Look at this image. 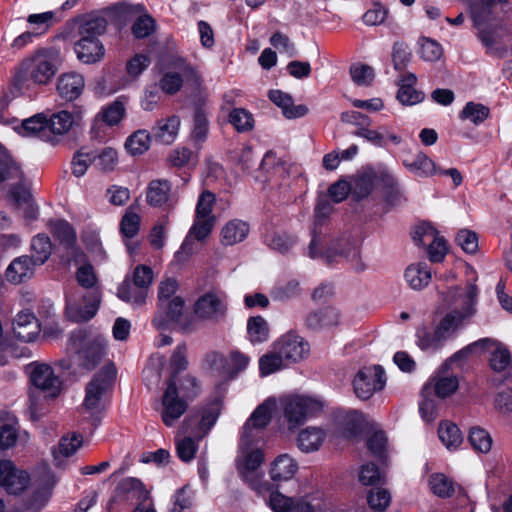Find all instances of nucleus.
<instances>
[{
    "instance_id": "obj_9",
    "label": "nucleus",
    "mask_w": 512,
    "mask_h": 512,
    "mask_svg": "<svg viewBox=\"0 0 512 512\" xmlns=\"http://www.w3.org/2000/svg\"><path fill=\"white\" fill-rule=\"evenodd\" d=\"M172 67L174 70L166 72L160 80V87L165 93L171 95L177 93L181 89L184 80L194 88L201 85L202 76L200 72L183 59H176L172 63Z\"/></svg>"
},
{
    "instance_id": "obj_50",
    "label": "nucleus",
    "mask_w": 512,
    "mask_h": 512,
    "mask_svg": "<svg viewBox=\"0 0 512 512\" xmlns=\"http://www.w3.org/2000/svg\"><path fill=\"white\" fill-rule=\"evenodd\" d=\"M507 2L508 0H472L471 16L481 23L485 17L495 15L494 9L497 5Z\"/></svg>"
},
{
    "instance_id": "obj_18",
    "label": "nucleus",
    "mask_w": 512,
    "mask_h": 512,
    "mask_svg": "<svg viewBox=\"0 0 512 512\" xmlns=\"http://www.w3.org/2000/svg\"><path fill=\"white\" fill-rule=\"evenodd\" d=\"M84 304L78 303L71 297H67L66 314L74 322H85L96 315L101 301V295L98 290L88 292L83 296Z\"/></svg>"
},
{
    "instance_id": "obj_39",
    "label": "nucleus",
    "mask_w": 512,
    "mask_h": 512,
    "mask_svg": "<svg viewBox=\"0 0 512 512\" xmlns=\"http://www.w3.org/2000/svg\"><path fill=\"white\" fill-rule=\"evenodd\" d=\"M147 202L152 206H161L171 202V184L166 180H153L147 189Z\"/></svg>"
},
{
    "instance_id": "obj_52",
    "label": "nucleus",
    "mask_w": 512,
    "mask_h": 512,
    "mask_svg": "<svg viewBox=\"0 0 512 512\" xmlns=\"http://www.w3.org/2000/svg\"><path fill=\"white\" fill-rule=\"evenodd\" d=\"M284 358L277 351L273 350L269 353L264 354L259 359V370L262 376H267L281 370L284 366Z\"/></svg>"
},
{
    "instance_id": "obj_55",
    "label": "nucleus",
    "mask_w": 512,
    "mask_h": 512,
    "mask_svg": "<svg viewBox=\"0 0 512 512\" xmlns=\"http://www.w3.org/2000/svg\"><path fill=\"white\" fill-rule=\"evenodd\" d=\"M474 450L481 453H488L492 447L490 434L481 427H472L468 436Z\"/></svg>"
},
{
    "instance_id": "obj_58",
    "label": "nucleus",
    "mask_w": 512,
    "mask_h": 512,
    "mask_svg": "<svg viewBox=\"0 0 512 512\" xmlns=\"http://www.w3.org/2000/svg\"><path fill=\"white\" fill-rule=\"evenodd\" d=\"M91 164H94L93 151L84 148L78 150L71 161L72 174L76 177L83 176Z\"/></svg>"
},
{
    "instance_id": "obj_57",
    "label": "nucleus",
    "mask_w": 512,
    "mask_h": 512,
    "mask_svg": "<svg viewBox=\"0 0 512 512\" xmlns=\"http://www.w3.org/2000/svg\"><path fill=\"white\" fill-rule=\"evenodd\" d=\"M229 122L238 132L250 131L254 127L252 114L244 108H234L229 114Z\"/></svg>"
},
{
    "instance_id": "obj_15",
    "label": "nucleus",
    "mask_w": 512,
    "mask_h": 512,
    "mask_svg": "<svg viewBox=\"0 0 512 512\" xmlns=\"http://www.w3.org/2000/svg\"><path fill=\"white\" fill-rule=\"evenodd\" d=\"M275 408V399L268 398L255 409L242 428L241 438H243V445L250 440L259 441L260 430L268 425Z\"/></svg>"
},
{
    "instance_id": "obj_5",
    "label": "nucleus",
    "mask_w": 512,
    "mask_h": 512,
    "mask_svg": "<svg viewBox=\"0 0 512 512\" xmlns=\"http://www.w3.org/2000/svg\"><path fill=\"white\" fill-rule=\"evenodd\" d=\"M258 441L250 440L243 445V438L240 439V454L236 460L237 470L240 477L249 486L261 492L263 473L260 467L264 461V454L261 449L254 447Z\"/></svg>"
},
{
    "instance_id": "obj_60",
    "label": "nucleus",
    "mask_w": 512,
    "mask_h": 512,
    "mask_svg": "<svg viewBox=\"0 0 512 512\" xmlns=\"http://www.w3.org/2000/svg\"><path fill=\"white\" fill-rule=\"evenodd\" d=\"M429 485L432 492L442 498L449 497L454 492L452 481L443 474L431 475Z\"/></svg>"
},
{
    "instance_id": "obj_2",
    "label": "nucleus",
    "mask_w": 512,
    "mask_h": 512,
    "mask_svg": "<svg viewBox=\"0 0 512 512\" xmlns=\"http://www.w3.org/2000/svg\"><path fill=\"white\" fill-rule=\"evenodd\" d=\"M59 52L55 48H39L23 58L14 68L13 85L17 89H29L31 85L49 84L59 68Z\"/></svg>"
},
{
    "instance_id": "obj_27",
    "label": "nucleus",
    "mask_w": 512,
    "mask_h": 512,
    "mask_svg": "<svg viewBox=\"0 0 512 512\" xmlns=\"http://www.w3.org/2000/svg\"><path fill=\"white\" fill-rule=\"evenodd\" d=\"M353 134L379 147L386 146L388 142L394 145H399L402 142V138L386 126H381L378 129L360 127Z\"/></svg>"
},
{
    "instance_id": "obj_44",
    "label": "nucleus",
    "mask_w": 512,
    "mask_h": 512,
    "mask_svg": "<svg viewBox=\"0 0 512 512\" xmlns=\"http://www.w3.org/2000/svg\"><path fill=\"white\" fill-rule=\"evenodd\" d=\"M50 231L60 243L67 247L73 246L76 242V233L73 227L65 220H51Z\"/></svg>"
},
{
    "instance_id": "obj_38",
    "label": "nucleus",
    "mask_w": 512,
    "mask_h": 512,
    "mask_svg": "<svg viewBox=\"0 0 512 512\" xmlns=\"http://www.w3.org/2000/svg\"><path fill=\"white\" fill-rule=\"evenodd\" d=\"M405 280L414 290L426 287L432 278L431 270L426 263H413L405 270Z\"/></svg>"
},
{
    "instance_id": "obj_41",
    "label": "nucleus",
    "mask_w": 512,
    "mask_h": 512,
    "mask_svg": "<svg viewBox=\"0 0 512 512\" xmlns=\"http://www.w3.org/2000/svg\"><path fill=\"white\" fill-rule=\"evenodd\" d=\"M117 296L125 302L136 306H141L146 301L147 292L146 290L135 285L133 281L126 279L118 287Z\"/></svg>"
},
{
    "instance_id": "obj_33",
    "label": "nucleus",
    "mask_w": 512,
    "mask_h": 512,
    "mask_svg": "<svg viewBox=\"0 0 512 512\" xmlns=\"http://www.w3.org/2000/svg\"><path fill=\"white\" fill-rule=\"evenodd\" d=\"M325 439L326 432L322 428L310 426L300 431L296 443L302 452L311 453L319 450Z\"/></svg>"
},
{
    "instance_id": "obj_49",
    "label": "nucleus",
    "mask_w": 512,
    "mask_h": 512,
    "mask_svg": "<svg viewBox=\"0 0 512 512\" xmlns=\"http://www.w3.org/2000/svg\"><path fill=\"white\" fill-rule=\"evenodd\" d=\"M22 128L25 136H38L47 140V119L42 114H36L28 119L23 120Z\"/></svg>"
},
{
    "instance_id": "obj_45",
    "label": "nucleus",
    "mask_w": 512,
    "mask_h": 512,
    "mask_svg": "<svg viewBox=\"0 0 512 512\" xmlns=\"http://www.w3.org/2000/svg\"><path fill=\"white\" fill-rule=\"evenodd\" d=\"M376 185L373 170H369L359 175L351 185V192L358 199L368 197Z\"/></svg>"
},
{
    "instance_id": "obj_61",
    "label": "nucleus",
    "mask_w": 512,
    "mask_h": 512,
    "mask_svg": "<svg viewBox=\"0 0 512 512\" xmlns=\"http://www.w3.org/2000/svg\"><path fill=\"white\" fill-rule=\"evenodd\" d=\"M140 216L129 208L120 222V231L126 238H133L139 231Z\"/></svg>"
},
{
    "instance_id": "obj_34",
    "label": "nucleus",
    "mask_w": 512,
    "mask_h": 512,
    "mask_svg": "<svg viewBox=\"0 0 512 512\" xmlns=\"http://www.w3.org/2000/svg\"><path fill=\"white\" fill-rule=\"evenodd\" d=\"M489 344H486V347H481V349L491 351L489 357V366L494 372H504L506 371L512 363L511 354L509 350L502 345L500 342L490 339Z\"/></svg>"
},
{
    "instance_id": "obj_31",
    "label": "nucleus",
    "mask_w": 512,
    "mask_h": 512,
    "mask_svg": "<svg viewBox=\"0 0 512 512\" xmlns=\"http://www.w3.org/2000/svg\"><path fill=\"white\" fill-rule=\"evenodd\" d=\"M459 386L456 376H435L422 390V395L431 396L435 394L439 398H445L452 395Z\"/></svg>"
},
{
    "instance_id": "obj_14",
    "label": "nucleus",
    "mask_w": 512,
    "mask_h": 512,
    "mask_svg": "<svg viewBox=\"0 0 512 512\" xmlns=\"http://www.w3.org/2000/svg\"><path fill=\"white\" fill-rule=\"evenodd\" d=\"M220 413L221 404L218 400L207 403L200 409V420L197 428L195 430L191 428V426L197 421V417L190 415L184 419L180 427V432L183 435L193 433L198 439H202L215 425Z\"/></svg>"
},
{
    "instance_id": "obj_54",
    "label": "nucleus",
    "mask_w": 512,
    "mask_h": 512,
    "mask_svg": "<svg viewBox=\"0 0 512 512\" xmlns=\"http://www.w3.org/2000/svg\"><path fill=\"white\" fill-rule=\"evenodd\" d=\"M247 332L252 343L266 341L269 334L266 320L261 316L251 317L247 322Z\"/></svg>"
},
{
    "instance_id": "obj_47",
    "label": "nucleus",
    "mask_w": 512,
    "mask_h": 512,
    "mask_svg": "<svg viewBox=\"0 0 512 512\" xmlns=\"http://www.w3.org/2000/svg\"><path fill=\"white\" fill-rule=\"evenodd\" d=\"M74 124V118L68 111H60L53 114L49 120H47L48 131L55 135H64L70 131Z\"/></svg>"
},
{
    "instance_id": "obj_25",
    "label": "nucleus",
    "mask_w": 512,
    "mask_h": 512,
    "mask_svg": "<svg viewBox=\"0 0 512 512\" xmlns=\"http://www.w3.org/2000/svg\"><path fill=\"white\" fill-rule=\"evenodd\" d=\"M299 470L298 462L289 454L277 456L270 464L269 475L272 481L282 482L292 479Z\"/></svg>"
},
{
    "instance_id": "obj_11",
    "label": "nucleus",
    "mask_w": 512,
    "mask_h": 512,
    "mask_svg": "<svg viewBox=\"0 0 512 512\" xmlns=\"http://www.w3.org/2000/svg\"><path fill=\"white\" fill-rule=\"evenodd\" d=\"M228 311L227 298L220 290H211L201 295L194 304L196 316L204 321L219 323Z\"/></svg>"
},
{
    "instance_id": "obj_3",
    "label": "nucleus",
    "mask_w": 512,
    "mask_h": 512,
    "mask_svg": "<svg viewBox=\"0 0 512 512\" xmlns=\"http://www.w3.org/2000/svg\"><path fill=\"white\" fill-rule=\"evenodd\" d=\"M107 29V20L101 16H90L82 19L78 24V37L74 50L77 58L85 64H94L105 56V47L99 36Z\"/></svg>"
},
{
    "instance_id": "obj_21",
    "label": "nucleus",
    "mask_w": 512,
    "mask_h": 512,
    "mask_svg": "<svg viewBox=\"0 0 512 512\" xmlns=\"http://www.w3.org/2000/svg\"><path fill=\"white\" fill-rule=\"evenodd\" d=\"M29 483V476L23 470L15 468L11 461L0 462V485L10 494L22 492Z\"/></svg>"
},
{
    "instance_id": "obj_59",
    "label": "nucleus",
    "mask_w": 512,
    "mask_h": 512,
    "mask_svg": "<svg viewBox=\"0 0 512 512\" xmlns=\"http://www.w3.org/2000/svg\"><path fill=\"white\" fill-rule=\"evenodd\" d=\"M21 171L10 155L0 148V183L13 178H20Z\"/></svg>"
},
{
    "instance_id": "obj_1",
    "label": "nucleus",
    "mask_w": 512,
    "mask_h": 512,
    "mask_svg": "<svg viewBox=\"0 0 512 512\" xmlns=\"http://www.w3.org/2000/svg\"><path fill=\"white\" fill-rule=\"evenodd\" d=\"M440 299L446 313L434 324L433 329L419 328L416 333L417 345L423 351H438L454 339L478 312L479 290L474 283L453 286L441 292Z\"/></svg>"
},
{
    "instance_id": "obj_29",
    "label": "nucleus",
    "mask_w": 512,
    "mask_h": 512,
    "mask_svg": "<svg viewBox=\"0 0 512 512\" xmlns=\"http://www.w3.org/2000/svg\"><path fill=\"white\" fill-rule=\"evenodd\" d=\"M56 482L55 477L49 471H46L41 479L42 487L25 501V510L27 512H39L48 502Z\"/></svg>"
},
{
    "instance_id": "obj_32",
    "label": "nucleus",
    "mask_w": 512,
    "mask_h": 512,
    "mask_svg": "<svg viewBox=\"0 0 512 512\" xmlns=\"http://www.w3.org/2000/svg\"><path fill=\"white\" fill-rule=\"evenodd\" d=\"M403 166L420 178H428L437 174V166L424 152L416 153L412 158H405Z\"/></svg>"
},
{
    "instance_id": "obj_51",
    "label": "nucleus",
    "mask_w": 512,
    "mask_h": 512,
    "mask_svg": "<svg viewBox=\"0 0 512 512\" xmlns=\"http://www.w3.org/2000/svg\"><path fill=\"white\" fill-rule=\"evenodd\" d=\"M150 134L146 130L134 132L125 142V147L131 155H141L150 147Z\"/></svg>"
},
{
    "instance_id": "obj_8",
    "label": "nucleus",
    "mask_w": 512,
    "mask_h": 512,
    "mask_svg": "<svg viewBox=\"0 0 512 512\" xmlns=\"http://www.w3.org/2000/svg\"><path fill=\"white\" fill-rule=\"evenodd\" d=\"M106 342L102 336L87 337L84 332L77 331L69 338V349L79 356L87 369H91L105 355Z\"/></svg>"
},
{
    "instance_id": "obj_22",
    "label": "nucleus",
    "mask_w": 512,
    "mask_h": 512,
    "mask_svg": "<svg viewBox=\"0 0 512 512\" xmlns=\"http://www.w3.org/2000/svg\"><path fill=\"white\" fill-rule=\"evenodd\" d=\"M185 302L182 297H174L167 301V305H158V310L153 318V325L159 331H164L172 324L178 323L183 314Z\"/></svg>"
},
{
    "instance_id": "obj_64",
    "label": "nucleus",
    "mask_w": 512,
    "mask_h": 512,
    "mask_svg": "<svg viewBox=\"0 0 512 512\" xmlns=\"http://www.w3.org/2000/svg\"><path fill=\"white\" fill-rule=\"evenodd\" d=\"M289 512H323V504L319 499L310 501L305 497L294 498Z\"/></svg>"
},
{
    "instance_id": "obj_30",
    "label": "nucleus",
    "mask_w": 512,
    "mask_h": 512,
    "mask_svg": "<svg viewBox=\"0 0 512 512\" xmlns=\"http://www.w3.org/2000/svg\"><path fill=\"white\" fill-rule=\"evenodd\" d=\"M84 85L82 75L75 72L64 73L58 79L57 91L63 99L72 101L81 95Z\"/></svg>"
},
{
    "instance_id": "obj_6",
    "label": "nucleus",
    "mask_w": 512,
    "mask_h": 512,
    "mask_svg": "<svg viewBox=\"0 0 512 512\" xmlns=\"http://www.w3.org/2000/svg\"><path fill=\"white\" fill-rule=\"evenodd\" d=\"M215 203L216 196L214 193L205 190L199 195L194 221L182 245L183 249L187 247L191 239L203 241L211 234L217 221L216 216L213 214Z\"/></svg>"
},
{
    "instance_id": "obj_26",
    "label": "nucleus",
    "mask_w": 512,
    "mask_h": 512,
    "mask_svg": "<svg viewBox=\"0 0 512 512\" xmlns=\"http://www.w3.org/2000/svg\"><path fill=\"white\" fill-rule=\"evenodd\" d=\"M36 266L39 265L29 256L17 257L7 267L6 279L13 284H20L34 275Z\"/></svg>"
},
{
    "instance_id": "obj_24",
    "label": "nucleus",
    "mask_w": 512,
    "mask_h": 512,
    "mask_svg": "<svg viewBox=\"0 0 512 512\" xmlns=\"http://www.w3.org/2000/svg\"><path fill=\"white\" fill-rule=\"evenodd\" d=\"M15 337L24 342H32L40 333V324L29 310L20 311L13 321Z\"/></svg>"
},
{
    "instance_id": "obj_16",
    "label": "nucleus",
    "mask_w": 512,
    "mask_h": 512,
    "mask_svg": "<svg viewBox=\"0 0 512 512\" xmlns=\"http://www.w3.org/2000/svg\"><path fill=\"white\" fill-rule=\"evenodd\" d=\"M475 27L478 29V37L482 44L487 48L490 53L502 55L504 49L500 46L505 31L502 26L496 23V15L492 17H485V19L478 23L475 18H472Z\"/></svg>"
},
{
    "instance_id": "obj_43",
    "label": "nucleus",
    "mask_w": 512,
    "mask_h": 512,
    "mask_svg": "<svg viewBox=\"0 0 512 512\" xmlns=\"http://www.w3.org/2000/svg\"><path fill=\"white\" fill-rule=\"evenodd\" d=\"M198 439L195 435L191 436H180L175 437L176 453L178 458L183 462H190L194 459L196 451L198 449Z\"/></svg>"
},
{
    "instance_id": "obj_28",
    "label": "nucleus",
    "mask_w": 512,
    "mask_h": 512,
    "mask_svg": "<svg viewBox=\"0 0 512 512\" xmlns=\"http://www.w3.org/2000/svg\"><path fill=\"white\" fill-rule=\"evenodd\" d=\"M250 231L249 224L240 219L226 222L220 230V243L223 246H233L243 242Z\"/></svg>"
},
{
    "instance_id": "obj_40",
    "label": "nucleus",
    "mask_w": 512,
    "mask_h": 512,
    "mask_svg": "<svg viewBox=\"0 0 512 512\" xmlns=\"http://www.w3.org/2000/svg\"><path fill=\"white\" fill-rule=\"evenodd\" d=\"M180 126V119L178 116H171L166 120H160L153 128L154 136L156 139L165 144H170L174 141Z\"/></svg>"
},
{
    "instance_id": "obj_46",
    "label": "nucleus",
    "mask_w": 512,
    "mask_h": 512,
    "mask_svg": "<svg viewBox=\"0 0 512 512\" xmlns=\"http://www.w3.org/2000/svg\"><path fill=\"white\" fill-rule=\"evenodd\" d=\"M438 435L442 443L447 449H456L463 440L462 433L459 428L450 422H443L438 429Z\"/></svg>"
},
{
    "instance_id": "obj_13",
    "label": "nucleus",
    "mask_w": 512,
    "mask_h": 512,
    "mask_svg": "<svg viewBox=\"0 0 512 512\" xmlns=\"http://www.w3.org/2000/svg\"><path fill=\"white\" fill-rule=\"evenodd\" d=\"M413 241L418 246H427L429 259L432 262H441L446 253L447 245L442 237L438 236L437 230L428 223L416 226L412 234Z\"/></svg>"
},
{
    "instance_id": "obj_42",
    "label": "nucleus",
    "mask_w": 512,
    "mask_h": 512,
    "mask_svg": "<svg viewBox=\"0 0 512 512\" xmlns=\"http://www.w3.org/2000/svg\"><path fill=\"white\" fill-rule=\"evenodd\" d=\"M52 244L45 234H38L31 241V257L39 266L44 264L51 255Z\"/></svg>"
},
{
    "instance_id": "obj_48",
    "label": "nucleus",
    "mask_w": 512,
    "mask_h": 512,
    "mask_svg": "<svg viewBox=\"0 0 512 512\" xmlns=\"http://www.w3.org/2000/svg\"><path fill=\"white\" fill-rule=\"evenodd\" d=\"M301 294L300 283L296 279L276 285L271 291V297L276 301H287L298 297Z\"/></svg>"
},
{
    "instance_id": "obj_4",
    "label": "nucleus",
    "mask_w": 512,
    "mask_h": 512,
    "mask_svg": "<svg viewBox=\"0 0 512 512\" xmlns=\"http://www.w3.org/2000/svg\"><path fill=\"white\" fill-rule=\"evenodd\" d=\"M115 371L113 367L101 369L87 384L83 408L90 413L93 423L99 421V415L104 411L112 389Z\"/></svg>"
},
{
    "instance_id": "obj_19",
    "label": "nucleus",
    "mask_w": 512,
    "mask_h": 512,
    "mask_svg": "<svg viewBox=\"0 0 512 512\" xmlns=\"http://www.w3.org/2000/svg\"><path fill=\"white\" fill-rule=\"evenodd\" d=\"M274 349L282 355L284 360L297 362L308 355L309 344L296 333L288 332L275 342Z\"/></svg>"
},
{
    "instance_id": "obj_63",
    "label": "nucleus",
    "mask_w": 512,
    "mask_h": 512,
    "mask_svg": "<svg viewBox=\"0 0 512 512\" xmlns=\"http://www.w3.org/2000/svg\"><path fill=\"white\" fill-rule=\"evenodd\" d=\"M367 502L371 509L384 511L390 505L391 496L385 489H372L368 493Z\"/></svg>"
},
{
    "instance_id": "obj_35",
    "label": "nucleus",
    "mask_w": 512,
    "mask_h": 512,
    "mask_svg": "<svg viewBox=\"0 0 512 512\" xmlns=\"http://www.w3.org/2000/svg\"><path fill=\"white\" fill-rule=\"evenodd\" d=\"M270 100L282 109L286 118H299L308 113L305 105H294L292 97L280 90H272L269 92Z\"/></svg>"
},
{
    "instance_id": "obj_62",
    "label": "nucleus",
    "mask_w": 512,
    "mask_h": 512,
    "mask_svg": "<svg viewBox=\"0 0 512 512\" xmlns=\"http://www.w3.org/2000/svg\"><path fill=\"white\" fill-rule=\"evenodd\" d=\"M125 114V104L121 100H116L112 104L105 107L100 116L102 120L110 125L118 124Z\"/></svg>"
},
{
    "instance_id": "obj_23",
    "label": "nucleus",
    "mask_w": 512,
    "mask_h": 512,
    "mask_svg": "<svg viewBox=\"0 0 512 512\" xmlns=\"http://www.w3.org/2000/svg\"><path fill=\"white\" fill-rule=\"evenodd\" d=\"M333 210L332 204L328 199H319L315 207V220L312 231V239L308 247V254L311 258H317L324 255L322 246L321 232L318 231V227L323 221L331 214Z\"/></svg>"
},
{
    "instance_id": "obj_12",
    "label": "nucleus",
    "mask_w": 512,
    "mask_h": 512,
    "mask_svg": "<svg viewBox=\"0 0 512 512\" xmlns=\"http://www.w3.org/2000/svg\"><path fill=\"white\" fill-rule=\"evenodd\" d=\"M188 408V401L179 396L175 376L170 378L161 398V420L167 427H172Z\"/></svg>"
},
{
    "instance_id": "obj_7",
    "label": "nucleus",
    "mask_w": 512,
    "mask_h": 512,
    "mask_svg": "<svg viewBox=\"0 0 512 512\" xmlns=\"http://www.w3.org/2000/svg\"><path fill=\"white\" fill-rule=\"evenodd\" d=\"M283 418L289 430L304 424L309 418L321 412L320 400L307 396H287L281 400Z\"/></svg>"
},
{
    "instance_id": "obj_53",
    "label": "nucleus",
    "mask_w": 512,
    "mask_h": 512,
    "mask_svg": "<svg viewBox=\"0 0 512 512\" xmlns=\"http://www.w3.org/2000/svg\"><path fill=\"white\" fill-rule=\"evenodd\" d=\"M488 116L489 108L481 103L475 102H468L459 114L460 119L469 120L475 125L484 122Z\"/></svg>"
},
{
    "instance_id": "obj_36",
    "label": "nucleus",
    "mask_w": 512,
    "mask_h": 512,
    "mask_svg": "<svg viewBox=\"0 0 512 512\" xmlns=\"http://www.w3.org/2000/svg\"><path fill=\"white\" fill-rule=\"evenodd\" d=\"M148 492L144 488L140 480L136 478H125L120 481L116 487V497L122 498L127 501H145Z\"/></svg>"
},
{
    "instance_id": "obj_10",
    "label": "nucleus",
    "mask_w": 512,
    "mask_h": 512,
    "mask_svg": "<svg viewBox=\"0 0 512 512\" xmlns=\"http://www.w3.org/2000/svg\"><path fill=\"white\" fill-rule=\"evenodd\" d=\"M386 381L385 371L380 365L363 367L353 378L354 394L361 400H368L375 393L384 389Z\"/></svg>"
},
{
    "instance_id": "obj_37",
    "label": "nucleus",
    "mask_w": 512,
    "mask_h": 512,
    "mask_svg": "<svg viewBox=\"0 0 512 512\" xmlns=\"http://www.w3.org/2000/svg\"><path fill=\"white\" fill-rule=\"evenodd\" d=\"M339 312L333 307H326L318 311L311 312L305 319L307 328L319 330L322 328L337 325L339 323Z\"/></svg>"
},
{
    "instance_id": "obj_20",
    "label": "nucleus",
    "mask_w": 512,
    "mask_h": 512,
    "mask_svg": "<svg viewBox=\"0 0 512 512\" xmlns=\"http://www.w3.org/2000/svg\"><path fill=\"white\" fill-rule=\"evenodd\" d=\"M337 256L349 262L356 272H362L367 268L366 263L360 256L359 243L355 239H342L333 249L326 252V258L329 262L334 261Z\"/></svg>"
},
{
    "instance_id": "obj_56",
    "label": "nucleus",
    "mask_w": 512,
    "mask_h": 512,
    "mask_svg": "<svg viewBox=\"0 0 512 512\" xmlns=\"http://www.w3.org/2000/svg\"><path fill=\"white\" fill-rule=\"evenodd\" d=\"M94 165L102 171H111L118 164L117 151L106 147L100 151H93Z\"/></svg>"
},
{
    "instance_id": "obj_17",
    "label": "nucleus",
    "mask_w": 512,
    "mask_h": 512,
    "mask_svg": "<svg viewBox=\"0 0 512 512\" xmlns=\"http://www.w3.org/2000/svg\"><path fill=\"white\" fill-rule=\"evenodd\" d=\"M30 379L34 387L43 392L45 397H57L61 391L62 382L48 364H34Z\"/></svg>"
}]
</instances>
